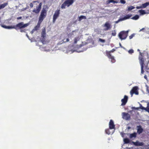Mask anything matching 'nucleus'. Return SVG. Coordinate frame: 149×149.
<instances>
[{
	"label": "nucleus",
	"instance_id": "nucleus-1",
	"mask_svg": "<svg viewBox=\"0 0 149 149\" xmlns=\"http://www.w3.org/2000/svg\"><path fill=\"white\" fill-rule=\"evenodd\" d=\"M29 25L28 23L24 24L23 22H21L13 26H6L5 25H1V26L5 29H14L17 30H19L21 32H25L26 30L24 28L27 27Z\"/></svg>",
	"mask_w": 149,
	"mask_h": 149
},
{
	"label": "nucleus",
	"instance_id": "nucleus-2",
	"mask_svg": "<svg viewBox=\"0 0 149 149\" xmlns=\"http://www.w3.org/2000/svg\"><path fill=\"white\" fill-rule=\"evenodd\" d=\"M128 31H122L120 32L118 35L119 38L122 40L125 39L128 34Z\"/></svg>",
	"mask_w": 149,
	"mask_h": 149
},
{
	"label": "nucleus",
	"instance_id": "nucleus-3",
	"mask_svg": "<svg viewBox=\"0 0 149 149\" xmlns=\"http://www.w3.org/2000/svg\"><path fill=\"white\" fill-rule=\"evenodd\" d=\"M74 2V0H66L62 4L61 6V8L62 9L65 8L66 6L68 7L72 5Z\"/></svg>",
	"mask_w": 149,
	"mask_h": 149
},
{
	"label": "nucleus",
	"instance_id": "nucleus-4",
	"mask_svg": "<svg viewBox=\"0 0 149 149\" xmlns=\"http://www.w3.org/2000/svg\"><path fill=\"white\" fill-rule=\"evenodd\" d=\"M47 15V11L43 9L41 11L39 18L38 21L42 22Z\"/></svg>",
	"mask_w": 149,
	"mask_h": 149
},
{
	"label": "nucleus",
	"instance_id": "nucleus-5",
	"mask_svg": "<svg viewBox=\"0 0 149 149\" xmlns=\"http://www.w3.org/2000/svg\"><path fill=\"white\" fill-rule=\"evenodd\" d=\"M60 10H57L55 12L53 17V22L54 23L58 17L60 13Z\"/></svg>",
	"mask_w": 149,
	"mask_h": 149
},
{
	"label": "nucleus",
	"instance_id": "nucleus-6",
	"mask_svg": "<svg viewBox=\"0 0 149 149\" xmlns=\"http://www.w3.org/2000/svg\"><path fill=\"white\" fill-rule=\"evenodd\" d=\"M139 59L141 65V72L142 73L143 72V66L144 65V60L141 55V56L139 57Z\"/></svg>",
	"mask_w": 149,
	"mask_h": 149
},
{
	"label": "nucleus",
	"instance_id": "nucleus-7",
	"mask_svg": "<svg viewBox=\"0 0 149 149\" xmlns=\"http://www.w3.org/2000/svg\"><path fill=\"white\" fill-rule=\"evenodd\" d=\"M138 88L137 86H134L133 88L130 92V93L131 97L133 95L134 93L136 95L139 94V93L138 91Z\"/></svg>",
	"mask_w": 149,
	"mask_h": 149
},
{
	"label": "nucleus",
	"instance_id": "nucleus-8",
	"mask_svg": "<svg viewBox=\"0 0 149 149\" xmlns=\"http://www.w3.org/2000/svg\"><path fill=\"white\" fill-rule=\"evenodd\" d=\"M122 118L126 120H129L130 119V115L128 113L123 112L122 113Z\"/></svg>",
	"mask_w": 149,
	"mask_h": 149
},
{
	"label": "nucleus",
	"instance_id": "nucleus-9",
	"mask_svg": "<svg viewBox=\"0 0 149 149\" xmlns=\"http://www.w3.org/2000/svg\"><path fill=\"white\" fill-rule=\"evenodd\" d=\"M42 3L41 2L39 3L38 6L36 7V9H34L33 10V12L36 14L39 13L41 10Z\"/></svg>",
	"mask_w": 149,
	"mask_h": 149
},
{
	"label": "nucleus",
	"instance_id": "nucleus-10",
	"mask_svg": "<svg viewBox=\"0 0 149 149\" xmlns=\"http://www.w3.org/2000/svg\"><path fill=\"white\" fill-rule=\"evenodd\" d=\"M128 97L127 96L125 95L124 96V98L123 99H122L121 100V101L122 102V104H121V105L122 106H124L125 105L127 102V101H128Z\"/></svg>",
	"mask_w": 149,
	"mask_h": 149
},
{
	"label": "nucleus",
	"instance_id": "nucleus-11",
	"mask_svg": "<svg viewBox=\"0 0 149 149\" xmlns=\"http://www.w3.org/2000/svg\"><path fill=\"white\" fill-rule=\"evenodd\" d=\"M104 26L106 27V28L104 29V30L105 31L110 29L111 27V24L108 22H107L105 23Z\"/></svg>",
	"mask_w": 149,
	"mask_h": 149
},
{
	"label": "nucleus",
	"instance_id": "nucleus-12",
	"mask_svg": "<svg viewBox=\"0 0 149 149\" xmlns=\"http://www.w3.org/2000/svg\"><path fill=\"white\" fill-rule=\"evenodd\" d=\"M109 129H115V125L112 120H111L109 124Z\"/></svg>",
	"mask_w": 149,
	"mask_h": 149
},
{
	"label": "nucleus",
	"instance_id": "nucleus-13",
	"mask_svg": "<svg viewBox=\"0 0 149 149\" xmlns=\"http://www.w3.org/2000/svg\"><path fill=\"white\" fill-rule=\"evenodd\" d=\"M41 23V22L38 21L37 25L34 27V29L32 30L31 31L32 33L39 29Z\"/></svg>",
	"mask_w": 149,
	"mask_h": 149
},
{
	"label": "nucleus",
	"instance_id": "nucleus-14",
	"mask_svg": "<svg viewBox=\"0 0 149 149\" xmlns=\"http://www.w3.org/2000/svg\"><path fill=\"white\" fill-rule=\"evenodd\" d=\"M133 144L136 146H143L144 143L142 142H139V141H137L135 142H132Z\"/></svg>",
	"mask_w": 149,
	"mask_h": 149
},
{
	"label": "nucleus",
	"instance_id": "nucleus-15",
	"mask_svg": "<svg viewBox=\"0 0 149 149\" xmlns=\"http://www.w3.org/2000/svg\"><path fill=\"white\" fill-rule=\"evenodd\" d=\"M137 132L139 134H140L142 133L143 131V129L141 127L140 125H139L137 126Z\"/></svg>",
	"mask_w": 149,
	"mask_h": 149
},
{
	"label": "nucleus",
	"instance_id": "nucleus-16",
	"mask_svg": "<svg viewBox=\"0 0 149 149\" xmlns=\"http://www.w3.org/2000/svg\"><path fill=\"white\" fill-rule=\"evenodd\" d=\"M46 29L45 28H44L42 30V31L41 33V37L43 38H44L46 36Z\"/></svg>",
	"mask_w": 149,
	"mask_h": 149
},
{
	"label": "nucleus",
	"instance_id": "nucleus-17",
	"mask_svg": "<svg viewBox=\"0 0 149 149\" xmlns=\"http://www.w3.org/2000/svg\"><path fill=\"white\" fill-rule=\"evenodd\" d=\"M115 51V49H113L112 50L110 51H106L107 54V56H112L111 54V53Z\"/></svg>",
	"mask_w": 149,
	"mask_h": 149
},
{
	"label": "nucleus",
	"instance_id": "nucleus-18",
	"mask_svg": "<svg viewBox=\"0 0 149 149\" xmlns=\"http://www.w3.org/2000/svg\"><path fill=\"white\" fill-rule=\"evenodd\" d=\"M132 16L131 14H128L126 15L123 18H122L123 21L125 20L126 19H129Z\"/></svg>",
	"mask_w": 149,
	"mask_h": 149
},
{
	"label": "nucleus",
	"instance_id": "nucleus-19",
	"mask_svg": "<svg viewBox=\"0 0 149 149\" xmlns=\"http://www.w3.org/2000/svg\"><path fill=\"white\" fill-rule=\"evenodd\" d=\"M8 3H6L0 5V10L4 8L5 6L8 5Z\"/></svg>",
	"mask_w": 149,
	"mask_h": 149
},
{
	"label": "nucleus",
	"instance_id": "nucleus-20",
	"mask_svg": "<svg viewBox=\"0 0 149 149\" xmlns=\"http://www.w3.org/2000/svg\"><path fill=\"white\" fill-rule=\"evenodd\" d=\"M136 132H134L132 134H130V138H135L136 137Z\"/></svg>",
	"mask_w": 149,
	"mask_h": 149
},
{
	"label": "nucleus",
	"instance_id": "nucleus-21",
	"mask_svg": "<svg viewBox=\"0 0 149 149\" xmlns=\"http://www.w3.org/2000/svg\"><path fill=\"white\" fill-rule=\"evenodd\" d=\"M149 5V2H147L145 3L142 4V8H145L147 6H148Z\"/></svg>",
	"mask_w": 149,
	"mask_h": 149
},
{
	"label": "nucleus",
	"instance_id": "nucleus-22",
	"mask_svg": "<svg viewBox=\"0 0 149 149\" xmlns=\"http://www.w3.org/2000/svg\"><path fill=\"white\" fill-rule=\"evenodd\" d=\"M83 19H86V17L84 16L81 15L78 17V20L79 21H80Z\"/></svg>",
	"mask_w": 149,
	"mask_h": 149
},
{
	"label": "nucleus",
	"instance_id": "nucleus-23",
	"mask_svg": "<svg viewBox=\"0 0 149 149\" xmlns=\"http://www.w3.org/2000/svg\"><path fill=\"white\" fill-rule=\"evenodd\" d=\"M80 38L78 36L77 37H75L74 39V44H76L77 43L78 41H79L80 40Z\"/></svg>",
	"mask_w": 149,
	"mask_h": 149
},
{
	"label": "nucleus",
	"instance_id": "nucleus-24",
	"mask_svg": "<svg viewBox=\"0 0 149 149\" xmlns=\"http://www.w3.org/2000/svg\"><path fill=\"white\" fill-rule=\"evenodd\" d=\"M108 57L109 58L111 59V62L112 63H114L115 62L116 60L113 56H108Z\"/></svg>",
	"mask_w": 149,
	"mask_h": 149
},
{
	"label": "nucleus",
	"instance_id": "nucleus-25",
	"mask_svg": "<svg viewBox=\"0 0 149 149\" xmlns=\"http://www.w3.org/2000/svg\"><path fill=\"white\" fill-rule=\"evenodd\" d=\"M124 142L125 143H128L130 142V140L128 138H125L124 139Z\"/></svg>",
	"mask_w": 149,
	"mask_h": 149
},
{
	"label": "nucleus",
	"instance_id": "nucleus-26",
	"mask_svg": "<svg viewBox=\"0 0 149 149\" xmlns=\"http://www.w3.org/2000/svg\"><path fill=\"white\" fill-rule=\"evenodd\" d=\"M36 2H38V3H39V2L37 1H33V2H32V3H31L30 4V7L31 8H32L33 7V3H35Z\"/></svg>",
	"mask_w": 149,
	"mask_h": 149
},
{
	"label": "nucleus",
	"instance_id": "nucleus-27",
	"mask_svg": "<svg viewBox=\"0 0 149 149\" xmlns=\"http://www.w3.org/2000/svg\"><path fill=\"white\" fill-rule=\"evenodd\" d=\"M139 18V16L138 15H136L132 18V19L134 20H137Z\"/></svg>",
	"mask_w": 149,
	"mask_h": 149
},
{
	"label": "nucleus",
	"instance_id": "nucleus-28",
	"mask_svg": "<svg viewBox=\"0 0 149 149\" xmlns=\"http://www.w3.org/2000/svg\"><path fill=\"white\" fill-rule=\"evenodd\" d=\"M139 12L141 13V15H144L146 13V12L143 10H139Z\"/></svg>",
	"mask_w": 149,
	"mask_h": 149
},
{
	"label": "nucleus",
	"instance_id": "nucleus-29",
	"mask_svg": "<svg viewBox=\"0 0 149 149\" xmlns=\"http://www.w3.org/2000/svg\"><path fill=\"white\" fill-rule=\"evenodd\" d=\"M135 7L132 6H130L128 7V10L129 11L132 10L134 9Z\"/></svg>",
	"mask_w": 149,
	"mask_h": 149
},
{
	"label": "nucleus",
	"instance_id": "nucleus-30",
	"mask_svg": "<svg viewBox=\"0 0 149 149\" xmlns=\"http://www.w3.org/2000/svg\"><path fill=\"white\" fill-rule=\"evenodd\" d=\"M106 133L108 134H111V132L109 129H106L105 130Z\"/></svg>",
	"mask_w": 149,
	"mask_h": 149
},
{
	"label": "nucleus",
	"instance_id": "nucleus-31",
	"mask_svg": "<svg viewBox=\"0 0 149 149\" xmlns=\"http://www.w3.org/2000/svg\"><path fill=\"white\" fill-rule=\"evenodd\" d=\"M117 3V2L116 1H114V0H109V3Z\"/></svg>",
	"mask_w": 149,
	"mask_h": 149
},
{
	"label": "nucleus",
	"instance_id": "nucleus-32",
	"mask_svg": "<svg viewBox=\"0 0 149 149\" xmlns=\"http://www.w3.org/2000/svg\"><path fill=\"white\" fill-rule=\"evenodd\" d=\"M112 35L113 36H115L116 35V33L115 30L113 31L111 33Z\"/></svg>",
	"mask_w": 149,
	"mask_h": 149
},
{
	"label": "nucleus",
	"instance_id": "nucleus-33",
	"mask_svg": "<svg viewBox=\"0 0 149 149\" xmlns=\"http://www.w3.org/2000/svg\"><path fill=\"white\" fill-rule=\"evenodd\" d=\"M128 52L129 54H132L134 53V51L133 49H130L128 51Z\"/></svg>",
	"mask_w": 149,
	"mask_h": 149
},
{
	"label": "nucleus",
	"instance_id": "nucleus-34",
	"mask_svg": "<svg viewBox=\"0 0 149 149\" xmlns=\"http://www.w3.org/2000/svg\"><path fill=\"white\" fill-rule=\"evenodd\" d=\"M135 34L134 33H133L131 34L130 36H129V38L130 39H132L134 36Z\"/></svg>",
	"mask_w": 149,
	"mask_h": 149
},
{
	"label": "nucleus",
	"instance_id": "nucleus-35",
	"mask_svg": "<svg viewBox=\"0 0 149 149\" xmlns=\"http://www.w3.org/2000/svg\"><path fill=\"white\" fill-rule=\"evenodd\" d=\"M140 108L142 110H145V109H146V108L143 107L142 105L141 104H140Z\"/></svg>",
	"mask_w": 149,
	"mask_h": 149
},
{
	"label": "nucleus",
	"instance_id": "nucleus-36",
	"mask_svg": "<svg viewBox=\"0 0 149 149\" xmlns=\"http://www.w3.org/2000/svg\"><path fill=\"white\" fill-rule=\"evenodd\" d=\"M99 41L101 42H102L104 43V42L105 41V40L104 39H103L101 38H99Z\"/></svg>",
	"mask_w": 149,
	"mask_h": 149
},
{
	"label": "nucleus",
	"instance_id": "nucleus-37",
	"mask_svg": "<svg viewBox=\"0 0 149 149\" xmlns=\"http://www.w3.org/2000/svg\"><path fill=\"white\" fill-rule=\"evenodd\" d=\"M123 21L122 18H120L119 19H118L117 21H116L115 22V23H118V22H119L120 21Z\"/></svg>",
	"mask_w": 149,
	"mask_h": 149
},
{
	"label": "nucleus",
	"instance_id": "nucleus-38",
	"mask_svg": "<svg viewBox=\"0 0 149 149\" xmlns=\"http://www.w3.org/2000/svg\"><path fill=\"white\" fill-rule=\"evenodd\" d=\"M120 2L121 3L123 4H125L126 2L125 0H120Z\"/></svg>",
	"mask_w": 149,
	"mask_h": 149
},
{
	"label": "nucleus",
	"instance_id": "nucleus-39",
	"mask_svg": "<svg viewBox=\"0 0 149 149\" xmlns=\"http://www.w3.org/2000/svg\"><path fill=\"white\" fill-rule=\"evenodd\" d=\"M136 8L137 9H140V8H142V6H136Z\"/></svg>",
	"mask_w": 149,
	"mask_h": 149
},
{
	"label": "nucleus",
	"instance_id": "nucleus-40",
	"mask_svg": "<svg viewBox=\"0 0 149 149\" xmlns=\"http://www.w3.org/2000/svg\"><path fill=\"white\" fill-rule=\"evenodd\" d=\"M146 109H145V110L146 111L148 112H149V107L148 108H146Z\"/></svg>",
	"mask_w": 149,
	"mask_h": 149
},
{
	"label": "nucleus",
	"instance_id": "nucleus-41",
	"mask_svg": "<svg viewBox=\"0 0 149 149\" xmlns=\"http://www.w3.org/2000/svg\"><path fill=\"white\" fill-rule=\"evenodd\" d=\"M69 38H67L66 39V40L65 41H64V42H68L69 41Z\"/></svg>",
	"mask_w": 149,
	"mask_h": 149
},
{
	"label": "nucleus",
	"instance_id": "nucleus-42",
	"mask_svg": "<svg viewBox=\"0 0 149 149\" xmlns=\"http://www.w3.org/2000/svg\"><path fill=\"white\" fill-rule=\"evenodd\" d=\"M148 107H149V102H148L147 103V107L146 108H148Z\"/></svg>",
	"mask_w": 149,
	"mask_h": 149
},
{
	"label": "nucleus",
	"instance_id": "nucleus-43",
	"mask_svg": "<svg viewBox=\"0 0 149 149\" xmlns=\"http://www.w3.org/2000/svg\"><path fill=\"white\" fill-rule=\"evenodd\" d=\"M22 18V17H18L17 19H21Z\"/></svg>",
	"mask_w": 149,
	"mask_h": 149
},
{
	"label": "nucleus",
	"instance_id": "nucleus-44",
	"mask_svg": "<svg viewBox=\"0 0 149 149\" xmlns=\"http://www.w3.org/2000/svg\"><path fill=\"white\" fill-rule=\"evenodd\" d=\"M137 51L140 52V55H141V52H140V50L139 49H138Z\"/></svg>",
	"mask_w": 149,
	"mask_h": 149
},
{
	"label": "nucleus",
	"instance_id": "nucleus-45",
	"mask_svg": "<svg viewBox=\"0 0 149 149\" xmlns=\"http://www.w3.org/2000/svg\"><path fill=\"white\" fill-rule=\"evenodd\" d=\"M119 45H120V46L121 47H123L121 45V44L120 43H119Z\"/></svg>",
	"mask_w": 149,
	"mask_h": 149
},
{
	"label": "nucleus",
	"instance_id": "nucleus-46",
	"mask_svg": "<svg viewBox=\"0 0 149 149\" xmlns=\"http://www.w3.org/2000/svg\"><path fill=\"white\" fill-rule=\"evenodd\" d=\"M144 78L145 79H147V77H146V75L144 76Z\"/></svg>",
	"mask_w": 149,
	"mask_h": 149
},
{
	"label": "nucleus",
	"instance_id": "nucleus-47",
	"mask_svg": "<svg viewBox=\"0 0 149 149\" xmlns=\"http://www.w3.org/2000/svg\"><path fill=\"white\" fill-rule=\"evenodd\" d=\"M144 28H143L141 29L140 30V31H141V30H144Z\"/></svg>",
	"mask_w": 149,
	"mask_h": 149
},
{
	"label": "nucleus",
	"instance_id": "nucleus-48",
	"mask_svg": "<svg viewBox=\"0 0 149 149\" xmlns=\"http://www.w3.org/2000/svg\"><path fill=\"white\" fill-rule=\"evenodd\" d=\"M133 108L134 109H137V108H136L135 107H133Z\"/></svg>",
	"mask_w": 149,
	"mask_h": 149
},
{
	"label": "nucleus",
	"instance_id": "nucleus-49",
	"mask_svg": "<svg viewBox=\"0 0 149 149\" xmlns=\"http://www.w3.org/2000/svg\"><path fill=\"white\" fill-rule=\"evenodd\" d=\"M65 40V39H63V40Z\"/></svg>",
	"mask_w": 149,
	"mask_h": 149
}]
</instances>
